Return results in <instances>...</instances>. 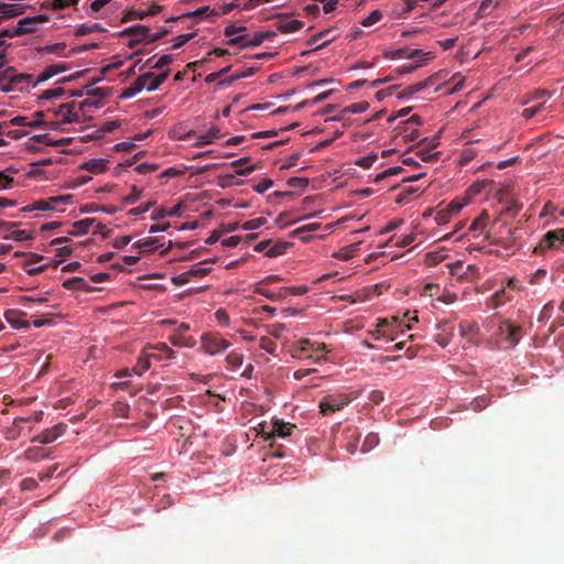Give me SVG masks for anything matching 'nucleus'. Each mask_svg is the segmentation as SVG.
Here are the masks:
<instances>
[{"mask_svg": "<svg viewBox=\"0 0 564 564\" xmlns=\"http://www.w3.org/2000/svg\"><path fill=\"white\" fill-rule=\"evenodd\" d=\"M31 75L24 73H17L14 67H8L0 72V88L1 90L14 91L22 90L29 86Z\"/></svg>", "mask_w": 564, "mask_h": 564, "instance_id": "1", "label": "nucleus"}, {"mask_svg": "<svg viewBox=\"0 0 564 564\" xmlns=\"http://www.w3.org/2000/svg\"><path fill=\"white\" fill-rule=\"evenodd\" d=\"M564 245V228L549 230L534 247L533 252L542 256L550 250H557Z\"/></svg>", "mask_w": 564, "mask_h": 564, "instance_id": "2", "label": "nucleus"}, {"mask_svg": "<svg viewBox=\"0 0 564 564\" xmlns=\"http://www.w3.org/2000/svg\"><path fill=\"white\" fill-rule=\"evenodd\" d=\"M354 399V395L346 393L327 394L319 401V412L329 415L348 405Z\"/></svg>", "mask_w": 564, "mask_h": 564, "instance_id": "3", "label": "nucleus"}, {"mask_svg": "<svg viewBox=\"0 0 564 564\" xmlns=\"http://www.w3.org/2000/svg\"><path fill=\"white\" fill-rule=\"evenodd\" d=\"M200 348L204 352L214 356L229 348L230 343L218 333H206L202 335Z\"/></svg>", "mask_w": 564, "mask_h": 564, "instance_id": "4", "label": "nucleus"}, {"mask_svg": "<svg viewBox=\"0 0 564 564\" xmlns=\"http://www.w3.org/2000/svg\"><path fill=\"white\" fill-rule=\"evenodd\" d=\"M498 334L509 347H514L520 341L521 327L509 321H502L499 324Z\"/></svg>", "mask_w": 564, "mask_h": 564, "instance_id": "5", "label": "nucleus"}, {"mask_svg": "<svg viewBox=\"0 0 564 564\" xmlns=\"http://www.w3.org/2000/svg\"><path fill=\"white\" fill-rule=\"evenodd\" d=\"M50 20V17L46 14H39L35 17H29L21 19L18 22V25L13 29V34H30L36 31L37 24L45 23Z\"/></svg>", "mask_w": 564, "mask_h": 564, "instance_id": "6", "label": "nucleus"}, {"mask_svg": "<svg viewBox=\"0 0 564 564\" xmlns=\"http://www.w3.org/2000/svg\"><path fill=\"white\" fill-rule=\"evenodd\" d=\"M120 35L131 37V40L128 43V46L130 48H132L141 42L149 43L150 29L145 25L138 24V25H134V26L123 30L120 33Z\"/></svg>", "mask_w": 564, "mask_h": 564, "instance_id": "7", "label": "nucleus"}, {"mask_svg": "<svg viewBox=\"0 0 564 564\" xmlns=\"http://www.w3.org/2000/svg\"><path fill=\"white\" fill-rule=\"evenodd\" d=\"M67 430V425L65 423H58L50 429L44 430L39 435L32 438V442H37L41 444H50L56 441L59 436H62Z\"/></svg>", "mask_w": 564, "mask_h": 564, "instance_id": "8", "label": "nucleus"}, {"mask_svg": "<svg viewBox=\"0 0 564 564\" xmlns=\"http://www.w3.org/2000/svg\"><path fill=\"white\" fill-rule=\"evenodd\" d=\"M336 39V34H334V30H325L323 32H319L311 37V40L307 42L310 46H312V50L303 52L301 55H307L312 51H317L326 46L328 43L334 41Z\"/></svg>", "mask_w": 564, "mask_h": 564, "instance_id": "9", "label": "nucleus"}, {"mask_svg": "<svg viewBox=\"0 0 564 564\" xmlns=\"http://www.w3.org/2000/svg\"><path fill=\"white\" fill-rule=\"evenodd\" d=\"M271 33H256L251 39H248L247 35H240L237 37H232L228 41L229 45H238L241 48L246 47H257L259 46L265 37L271 36Z\"/></svg>", "mask_w": 564, "mask_h": 564, "instance_id": "10", "label": "nucleus"}, {"mask_svg": "<svg viewBox=\"0 0 564 564\" xmlns=\"http://www.w3.org/2000/svg\"><path fill=\"white\" fill-rule=\"evenodd\" d=\"M73 200L72 195L52 196L47 199H40L33 203L35 210H53L59 204H69Z\"/></svg>", "mask_w": 564, "mask_h": 564, "instance_id": "11", "label": "nucleus"}, {"mask_svg": "<svg viewBox=\"0 0 564 564\" xmlns=\"http://www.w3.org/2000/svg\"><path fill=\"white\" fill-rule=\"evenodd\" d=\"M26 313L20 310H8L4 313L7 322L17 329L30 328V322L25 319Z\"/></svg>", "mask_w": 564, "mask_h": 564, "instance_id": "12", "label": "nucleus"}, {"mask_svg": "<svg viewBox=\"0 0 564 564\" xmlns=\"http://www.w3.org/2000/svg\"><path fill=\"white\" fill-rule=\"evenodd\" d=\"M313 348L314 343L310 339H301L292 347L291 355L296 359H311L314 357L312 354Z\"/></svg>", "mask_w": 564, "mask_h": 564, "instance_id": "13", "label": "nucleus"}, {"mask_svg": "<svg viewBox=\"0 0 564 564\" xmlns=\"http://www.w3.org/2000/svg\"><path fill=\"white\" fill-rule=\"evenodd\" d=\"M175 356V351L170 348L165 343H159L148 348V357L156 360H167Z\"/></svg>", "mask_w": 564, "mask_h": 564, "instance_id": "14", "label": "nucleus"}, {"mask_svg": "<svg viewBox=\"0 0 564 564\" xmlns=\"http://www.w3.org/2000/svg\"><path fill=\"white\" fill-rule=\"evenodd\" d=\"M25 6L17 3H0V20L11 19L24 13Z\"/></svg>", "mask_w": 564, "mask_h": 564, "instance_id": "15", "label": "nucleus"}, {"mask_svg": "<svg viewBox=\"0 0 564 564\" xmlns=\"http://www.w3.org/2000/svg\"><path fill=\"white\" fill-rule=\"evenodd\" d=\"M63 288L66 290H73V291H85V292H93L95 289L88 284V282L80 278V276H74L72 279H67L63 282Z\"/></svg>", "mask_w": 564, "mask_h": 564, "instance_id": "16", "label": "nucleus"}, {"mask_svg": "<svg viewBox=\"0 0 564 564\" xmlns=\"http://www.w3.org/2000/svg\"><path fill=\"white\" fill-rule=\"evenodd\" d=\"M432 84H433V79H432V77H430V78H426L416 84L410 85L398 94V98H405V97L412 96L416 93L422 91L423 89L431 86Z\"/></svg>", "mask_w": 564, "mask_h": 564, "instance_id": "17", "label": "nucleus"}, {"mask_svg": "<svg viewBox=\"0 0 564 564\" xmlns=\"http://www.w3.org/2000/svg\"><path fill=\"white\" fill-rule=\"evenodd\" d=\"M403 330L404 327L399 322V319L397 317H392L391 319H389V326L382 330V337L387 338L389 341H392L394 340L395 336L399 333H403Z\"/></svg>", "mask_w": 564, "mask_h": 564, "instance_id": "18", "label": "nucleus"}, {"mask_svg": "<svg viewBox=\"0 0 564 564\" xmlns=\"http://www.w3.org/2000/svg\"><path fill=\"white\" fill-rule=\"evenodd\" d=\"M66 69H68V67L65 64H51L43 69V72L39 75V78L33 86H35L40 82L47 80L53 76L62 72H65Z\"/></svg>", "mask_w": 564, "mask_h": 564, "instance_id": "19", "label": "nucleus"}, {"mask_svg": "<svg viewBox=\"0 0 564 564\" xmlns=\"http://www.w3.org/2000/svg\"><path fill=\"white\" fill-rule=\"evenodd\" d=\"M303 26V22L295 19L283 18L278 22V30L282 33L299 31Z\"/></svg>", "mask_w": 564, "mask_h": 564, "instance_id": "20", "label": "nucleus"}, {"mask_svg": "<svg viewBox=\"0 0 564 564\" xmlns=\"http://www.w3.org/2000/svg\"><path fill=\"white\" fill-rule=\"evenodd\" d=\"M95 223V218H85L73 224V230L70 235L82 236L89 231L91 225Z\"/></svg>", "mask_w": 564, "mask_h": 564, "instance_id": "21", "label": "nucleus"}, {"mask_svg": "<svg viewBox=\"0 0 564 564\" xmlns=\"http://www.w3.org/2000/svg\"><path fill=\"white\" fill-rule=\"evenodd\" d=\"M41 260H43V257L34 253L24 262V269L29 275H36L46 269L45 265L33 267V263Z\"/></svg>", "mask_w": 564, "mask_h": 564, "instance_id": "22", "label": "nucleus"}, {"mask_svg": "<svg viewBox=\"0 0 564 564\" xmlns=\"http://www.w3.org/2000/svg\"><path fill=\"white\" fill-rule=\"evenodd\" d=\"M220 137V130L217 127H212L206 133L198 135V140L194 143L195 147H202L212 143L215 139Z\"/></svg>", "mask_w": 564, "mask_h": 564, "instance_id": "23", "label": "nucleus"}, {"mask_svg": "<svg viewBox=\"0 0 564 564\" xmlns=\"http://www.w3.org/2000/svg\"><path fill=\"white\" fill-rule=\"evenodd\" d=\"M83 169L90 173L99 174L106 171L107 161L104 159H93L82 165Z\"/></svg>", "mask_w": 564, "mask_h": 564, "instance_id": "24", "label": "nucleus"}, {"mask_svg": "<svg viewBox=\"0 0 564 564\" xmlns=\"http://www.w3.org/2000/svg\"><path fill=\"white\" fill-rule=\"evenodd\" d=\"M295 427L293 424L285 423L283 421H274L272 424V436L285 437L291 435L292 429Z\"/></svg>", "mask_w": 564, "mask_h": 564, "instance_id": "25", "label": "nucleus"}, {"mask_svg": "<svg viewBox=\"0 0 564 564\" xmlns=\"http://www.w3.org/2000/svg\"><path fill=\"white\" fill-rule=\"evenodd\" d=\"M48 456V452L40 446L30 447L24 452V457L31 462H39Z\"/></svg>", "mask_w": 564, "mask_h": 564, "instance_id": "26", "label": "nucleus"}, {"mask_svg": "<svg viewBox=\"0 0 564 564\" xmlns=\"http://www.w3.org/2000/svg\"><path fill=\"white\" fill-rule=\"evenodd\" d=\"M58 115L63 118L64 122L77 121V113L74 112V104H63L58 109Z\"/></svg>", "mask_w": 564, "mask_h": 564, "instance_id": "27", "label": "nucleus"}, {"mask_svg": "<svg viewBox=\"0 0 564 564\" xmlns=\"http://www.w3.org/2000/svg\"><path fill=\"white\" fill-rule=\"evenodd\" d=\"M152 78H153V73L152 72H147V73L140 75L138 78H135V80H134L135 86H138L141 91L143 89H147L148 91H153L156 88H152L151 87L152 86Z\"/></svg>", "mask_w": 564, "mask_h": 564, "instance_id": "28", "label": "nucleus"}, {"mask_svg": "<svg viewBox=\"0 0 564 564\" xmlns=\"http://www.w3.org/2000/svg\"><path fill=\"white\" fill-rule=\"evenodd\" d=\"M78 0H47L42 4V8L62 10L69 6L77 4Z\"/></svg>", "mask_w": 564, "mask_h": 564, "instance_id": "29", "label": "nucleus"}, {"mask_svg": "<svg viewBox=\"0 0 564 564\" xmlns=\"http://www.w3.org/2000/svg\"><path fill=\"white\" fill-rule=\"evenodd\" d=\"M158 242H159L158 238L149 237V238L138 240L137 242L133 243L132 247L135 249L144 250V251H152L158 248V245H156Z\"/></svg>", "mask_w": 564, "mask_h": 564, "instance_id": "30", "label": "nucleus"}, {"mask_svg": "<svg viewBox=\"0 0 564 564\" xmlns=\"http://www.w3.org/2000/svg\"><path fill=\"white\" fill-rule=\"evenodd\" d=\"M359 246L358 243L347 246L343 249H340L338 252L334 254L335 258L338 260L347 261L352 259L356 256L357 248Z\"/></svg>", "mask_w": 564, "mask_h": 564, "instance_id": "31", "label": "nucleus"}, {"mask_svg": "<svg viewBox=\"0 0 564 564\" xmlns=\"http://www.w3.org/2000/svg\"><path fill=\"white\" fill-rule=\"evenodd\" d=\"M105 31V29L98 24V23H93V24H82L79 25L76 31H75V35L77 36H84V35H87L89 33H94V32H102Z\"/></svg>", "mask_w": 564, "mask_h": 564, "instance_id": "32", "label": "nucleus"}, {"mask_svg": "<svg viewBox=\"0 0 564 564\" xmlns=\"http://www.w3.org/2000/svg\"><path fill=\"white\" fill-rule=\"evenodd\" d=\"M207 263H208V261H203V262H198L195 265H193V268L191 270H188V273H191V279L192 278H202V276H205L206 274H208L210 272V268L206 267Z\"/></svg>", "mask_w": 564, "mask_h": 564, "instance_id": "33", "label": "nucleus"}, {"mask_svg": "<svg viewBox=\"0 0 564 564\" xmlns=\"http://www.w3.org/2000/svg\"><path fill=\"white\" fill-rule=\"evenodd\" d=\"M308 288L306 285L288 286L280 289V296L286 297L289 295H303L307 293Z\"/></svg>", "mask_w": 564, "mask_h": 564, "instance_id": "34", "label": "nucleus"}, {"mask_svg": "<svg viewBox=\"0 0 564 564\" xmlns=\"http://www.w3.org/2000/svg\"><path fill=\"white\" fill-rule=\"evenodd\" d=\"M503 0H484L479 7L480 15L489 14L495 8L501 6Z\"/></svg>", "mask_w": 564, "mask_h": 564, "instance_id": "35", "label": "nucleus"}, {"mask_svg": "<svg viewBox=\"0 0 564 564\" xmlns=\"http://www.w3.org/2000/svg\"><path fill=\"white\" fill-rule=\"evenodd\" d=\"M169 340L171 341L172 345L174 346H184V347H193L195 345V340L192 338V337H183L180 335H171L169 337Z\"/></svg>", "mask_w": 564, "mask_h": 564, "instance_id": "36", "label": "nucleus"}, {"mask_svg": "<svg viewBox=\"0 0 564 564\" xmlns=\"http://www.w3.org/2000/svg\"><path fill=\"white\" fill-rule=\"evenodd\" d=\"M249 161V158H242L239 160H236L231 163L232 166L238 167L237 174L238 175H249L251 172L254 171L253 165H248L246 167H242L243 164H246Z\"/></svg>", "mask_w": 564, "mask_h": 564, "instance_id": "37", "label": "nucleus"}, {"mask_svg": "<svg viewBox=\"0 0 564 564\" xmlns=\"http://www.w3.org/2000/svg\"><path fill=\"white\" fill-rule=\"evenodd\" d=\"M368 108L369 104L367 101L355 102L345 107L341 113H361L365 112Z\"/></svg>", "mask_w": 564, "mask_h": 564, "instance_id": "38", "label": "nucleus"}, {"mask_svg": "<svg viewBox=\"0 0 564 564\" xmlns=\"http://www.w3.org/2000/svg\"><path fill=\"white\" fill-rule=\"evenodd\" d=\"M379 444V436L377 433H369L362 444L361 452L366 453L371 451Z\"/></svg>", "mask_w": 564, "mask_h": 564, "instance_id": "39", "label": "nucleus"}, {"mask_svg": "<svg viewBox=\"0 0 564 564\" xmlns=\"http://www.w3.org/2000/svg\"><path fill=\"white\" fill-rule=\"evenodd\" d=\"M243 356L240 352L231 351L226 357V362L229 368H237L242 365Z\"/></svg>", "mask_w": 564, "mask_h": 564, "instance_id": "40", "label": "nucleus"}, {"mask_svg": "<svg viewBox=\"0 0 564 564\" xmlns=\"http://www.w3.org/2000/svg\"><path fill=\"white\" fill-rule=\"evenodd\" d=\"M382 18V13L380 10H373L368 17L361 20L362 26H371L375 23L379 22Z\"/></svg>", "mask_w": 564, "mask_h": 564, "instance_id": "41", "label": "nucleus"}, {"mask_svg": "<svg viewBox=\"0 0 564 564\" xmlns=\"http://www.w3.org/2000/svg\"><path fill=\"white\" fill-rule=\"evenodd\" d=\"M141 196H142V189L137 187L135 185H133L131 187V193L123 198V203L128 204V205H132V204L137 203L141 198Z\"/></svg>", "mask_w": 564, "mask_h": 564, "instance_id": "42", "label": "nucleus"}, {"mask_svg": "<svg viewBox=\"0 0 564 564\" xmlns=\"http://www.w3.org/2000/svg\"><path fill=\"white\" fill-rule=\"evenodd\" d=\"M148 352L145 354V358H139L137 365L133 367V372L141 376L143 372H145L150 368V361H149Z\"/></svg>", "mask_w": 564, "mask_h": 564, "instance_id": "43", "label": "nucleus"}, {"mask_svg": "<svg viewBox=\"0 0 564 564\" xmlns=\"http://www.w3.org/2000/svg\"><path fill=\"white\" fill-rule=\"evenodd\" d=\"M43 419V412L42 411H37V412H34L32 415L28 416V417H19V419H15L14 420V425L17 427L20 426L21 423H26V422H41Z\"/></svg>", "mask_w": 564, "mask_h": 564, "instance_id": "44", "label": "nucleus"}, {"mask_svg": "<svg viewBox=\"0 0 564 564\" xmlns=\"http://www.w3.org/2000/svg\"><path fill=\"white\" fill-rule=\"evenodd\" d=\"M276 347V344L268 337H262L260 339V348L273 356H275Z\"/></svg>", "mask_w": 564, "mask_h": 564, "instance_id": "45", "label": "nucleus"}, {"mask_svg": "<svg viewBox=\"0 0 564 564\" xmlns=\"http://www.w3.org/2000/svg\"><path fill=\"white\" fill-rule=\"evenodd\" d=\"M327 346L325 344H314V348L312 350V354L314 357L312 358L314 361L318 362L321 359L325 357V354L327 352Z\"/></svg>", "mask_w": 564, "mask_h": 564, "instance_id": "46", "label": "nucleus"}, {"mask_svg": "<svg viewBox=\"0 0 564 564\" xmlns=\"http://www.w3.org/2000/svg\"><path fill=\"white\" fill-rule=\"evenodd\" d=\"M377 159H378L377 154L366 155V156L359 158L356 161V165H358L362 169H369L377 161Z\"/></svg>", "mask_w": 564, "mask_h": 564, "instance_id": "47", "label": "nucleus"}, {"mask_svg": "<svg viewBox=\"0 0 564 564\" xmlns=\"http://www.w3.org/2000/svg\"><path fill=\"white\" fill-rule=\"evenodd\" d=\"M170 73H171V70L169 68H166L165 70H163L159 75H155L153 73L152 86L151 87L158 89L167 79V77L170 76Z\"/></svg>", "mask_w": 564, "mask_h": 564, "instance_id": "48", "label": "nucleus"}, {"mask_svg": "<svg viewBox=\"0 0 564 564\" xmlns=\"http://www.w3.org/2000/svg\"><path fill=\"white\" fill-rule=\"evenodd\" d=\"M552 313H553V302H549L542 307V310L539 314L538 321L543 322V323L549 321L552 316Z\"/></svg>", "mask_w": 564, "mask_h": 564, "instance_id": "49", "label": "nucleus"}, {"mask_svg": "<svg viewBox=\"0 0 564 564\" xmlns=\"http://www.w3.org/2000/svg\"><path fill=\"white\" fill-rule=\"evenodd\" d=\"M547 271L545 269H538L535 272L529 275L530 284H539L542 280L545 279Z\"/></svg>", "mask_w": 564, "mask_h": 564, "instance_id": "50", "label": "nucleus"}, {"mask_svg": "<svg viewBox=\"0 0 564 564\" xmlns=\"http://www.w3.org/2000/svg\"><path fill=\"white\" fill-rule=\"evenodd\" d=\"M264 224H265L264 218L250 219V220L243 223L242 229L243 230H253V229H258L259 227L263 226Z\"/></svg>", "mask_w": 564, "mask_h": 564, "instance_id": "51", "label": "nucleus"}, {"mask_svg": "<svg viewBox=\"0 0 564 564\" xmlns=\"http://www.w3.org/2000/svg\"><path fill=\"white\" fill-rule=\"evenodd\" d=\"M173 62V56L170 54L161 56L154 65L151 66L153 69H162L169 66Z\"/></svg>", "mask_w": 564, "mask_h": 564, "instance_id": "52", "label": "nucleus"}, {"mask_svg": "<svg viewBox=\"0 0 564 564\" xmlns=\"http://www.w3.org/2000/svg\"><path fill=\"white\" fill-rule=\"evenodd\" d=\"M194 36V34H181L178 36H176L174 40H173V45H172V48L176 50V48H180L182 47L183 45H185L189 40H192Z\"/></svg>", "mask_w": 564, "mask_h": 564, "instance_id": "53", "label": "nucleus"}, {"mask_svg": "<svg viewBox=\"0 0 564 564\" xmlns=\"http://www.w3.org/2000/svg\"><path fill=\"white\" fill-rule=\"evenodd\" d=\"M319 227H321V224H318V223H311V224L304 225L302 227H299L297 229H295L293 231L292 235L293 236H300L301 234H304V232L315 231Z\"/></svg>", "mask_w": 564, "mask_h": 564, "instance_id": "54", "label": "nucleus"}, {"mask_svg": "<svg viewBox=\"0 0 564 564\" xmlns=\"http://www.w3.org/2000/svg\"><path fill=\"white\" fill-rule=\"evenodd\" d=\"M191 273H188V271L186 272H183L181 274H177L175 276L172 278V282L174 285H177V286H182V285H185L186 283H188L191 281Z\"/></svg>", "mask_w": 564, "mask_h": 564, "instance_id": "55", "label": "nucleus"}, {"mask_svg": "<svg viewBox=\"0 0 564 564\" xmlns=\"http://www.w3.org/2000/svg\"><path fill=\"white\" fill-rule=\"evenodd\" d=\"M388 326H389V319H387V318H379L378 323L376 325V329L372 332V334L375 335V337L377 339L383 338L382 337V330L386 329V327H388Z\"/></svg>", "mask_w": 564, "mask_h": 564, "instance_id": "56", "label": "nucleus"}, {"mask_svg": "<svg viewBox=\"0 0 564 564\" xmlns=\"http://www.w3.org/2000/svg\"><path fill=\"white\" fill-rule=\"evenodd\" d=\"M153 205H154V202H147L144 204H141L138 207L130 209L129 214L132 216H139L141 214L147 213Z\"/></svg>", "mask_w": 564, "mask_h": 564, "instance_id": "57", "label": "nucleus"}, {"mask_svg": "<svg viewBox=\"0 0 564 564\" xmlns=\"http://www.w3.org/2000/svg\"><path fill=\"white\" fill-rule=\"evenodd\" d=\"M503 296H505V289L503 288L498 290V291H496L495 294L490 299L491 307L496 308L499 305H501L503 303Z\"/></svg>", "mask_w": 564, "mask_h": 564, "instance_id": "58", "label": "nucleus"}, {"mask_svg": "<svg viewBox=\"0 0 564 564\" xmlns=\"http://www.w3.org/2000/svg\"><path fill=\"white\" fill-rule=\"evenodd\" d=\"M489 218L487 212H482L470 225L469 230H476L485 226V221Z\"/></svg>", "mask_w": 564, "mask_h": 564, "instance_id": "59", "label": "nucleus"}, {"mask_svg": "<svg viewBox=\"0 0 564 564\" xmlns=\"http://www.w3.org/2000/svg\"><path fill=\"white\" fill-rule=\"evenodd\" d=\"M139 93H141V90L139 89L138 86H135V83L133 82L129 87H126L122 90L121 97L122 98H132L135 95H138Z\"/></svg>", "mask_w": 564, "mask_h": 564, "instance_id": "60", "label": "nucleus"}, {"mask_svg": "<svg viewBox=\"0 0 564 564\" xmlns=\"http://www.w3.org/2000/svg\"><path fill=\"white\" fill-rule=\"evenodd\" d=\"M543 106V102H539L538 105L533 106V107H530V108H525L523 111H522V117L527 120L533 118L539 111L540 109L542 108Z\"/></svg>", "mask_w": 564, "mask_h": 564, "instance_id": "61", "label": "nucleus"}, {"mask_svg": "<svg viewBox=\"0 0 564 564\" xmlns=\"http://www.w3.org/2000/svg\"><path fill=\"white\" fill-rule=\"evenodd\" d=\"M273 185V182L272 180L270 178H264L262 180L261 182H259L257 185L253 186V189L257 192V193H264L265 191H268L271 186Z\"/></svg>", "mask_w": 564, "mask_h": 564, "instance_id": "62", "label": "nucleus"}, {"mask_svg": "<svg viewBox=\"0 0 564 564\" xmlns=\"http://www.w3.org/2000/svg\"><path fill=\"white\" fill-rule=\"evenodd\" d=\"M285 245L283 243H276L273 247H271L265 254L268 257H276L285 252Z\"/></svg>", "mask_w": 564, "mask_h": 564, "instance_id": "63", "label": "nucleus"}, {"mask_svg": "<svg viewBox=\"0 0 564 564\" xmlns=\"http://www.w3.org/2000/svg\"><path fill=\"white\" fill-rule=\"evenodd\" d=\"M11 238L17 241H24L32 238V236L26 230H14L11 232Z\"/></svg>", "mask_w": 564, "mask_h": 564, "instance_id": "64", "label": "nucleus"}]
</instances>
